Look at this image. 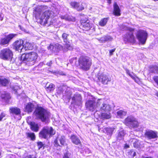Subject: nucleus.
<instances>
[{
	"label": "nucleus",
	"mask_w": 158,
	"mask_h": 158,
	"mask_svg": "<svg viewBox=\"0 0 158 158\" xmlns=\"http://www.w3.org/2000/svg\"><path fill=\"white\" fill-rule=\"evenodd\" d=\"M30 126L31 128L32 131L37 132L39 130V127L37 124L34 122H31Z\"/></svg>",
	"instance_id": "nucleus-29"
},
{
	"label": "nucleus",
	"mask_w": 158,
	"mask_h": 158,
	"mask_svg": "<svg viewBox=\"0 0 158 158\" xmlns=\"http://www.w3.org/2000/svg\"><path fill=\"white\" fill-rule=\"evenodd\" d=\"M55 131L51 127H45L43 128L39 133L40 138L47 139L55 134Z\"/></svg>",
	"instance_id": "nucleus-6"
},
{
	"label": "nucleus",
	"mask_w": 158,
	"mask_h": 158,
	"mask_svg": "<svg viewBox=\"0 0 158 158\" xmlns=\"http://www.w3.org/2000/svg\"><path fill=\"white\" fill-rule=\"evenodd\" d=\"M126 72H127V73L129 75V73H130V72H129V71L128 70V69H127L126 70Z\"/></svg>",
	"instance_id": "nucleus-57"
},
{
	"label": "nucleus",
	"mask_w": 158,
	"mask_h": 158,
	"mask_svg": "<svg viewBox=\"0 0 158 158\" xmlns=\"http://www.w3.org/2000/svg\"><path fill=\"white\" fill-rule=\"evenodd\" d=\"M147 33L144 30H139L137 33L136 36L138 40H146Z\"/></svg>",
	"instance_id": "nucleus-18"
},
{
	"label": "nucleus",
	"mask_w": 158,
	"mask_h": 158,
	"mask_svg": "<svg viewBox=\"0 0 158 158\" xmlns=\"http://www.w3.org/2000/svg\"><path fill=\"white\" fill-rule=\"evenodd\" d=\"M1 97L6 100H9L10 98V94L5 92L3 94H1Z\"/></svg>",
	"instance_id": "nucleus-32"
},
{
	"label": "nucleus",
	"mask_w": 158,
	"mask_h": 158,
	"mask_svg": "<svg viewBox=\"0 0 158 158\" xmlns=\"http://www.w3.org/2000/svg\"><path fill=\"white\" fill-rule=\"evenodd\" d=\"M79 65L81 69L85 71L89 70L92 64L91 60L88 56H81L78 59Z\"/></svg>",
	"instance_id": "nucleus-5"
},
{
	"label": "nucleus",
	"mask_w": 158,
	"mask_h": 158,
	"mask_svg": "<svg viewBox=\"0 0 158 158\" xmlns=\"http://www.w3.org/2000/svg\"><path fill=\"white\" fill-rule=\"evenodd\" d=\"M69 35L65 33H64L62 35V38L64 40H66Z\"/></svg>",
	"instance_id": "nucleus-44"
},
{
	"label": "nucleus",
	"mask_w": 158,
	"mask_h": 158,
	"mask_svg": "<svg viewBox=\"0 0 158 158\" xmlns=\"http://www.w3.org/2000/svg\"><path fill=\"white\" fill-rule=\"evenodd\" d=\"M98 79L100 81L104 84H107L108 81H110V79L109 78L108 76L103 73L99 75Z\"/></svg>",
	"instance_id": "nucleus-15"
},
{
	"label": "nucleus",
	"mask_w": 158,
	"mask_h": 158,
	"mask_svg": "<svg viewBox=\"0 0 158 158\" xmlns=\"http://www.w3.org/2000/svg\"><path fill=\"white\" fill-rule=\"evenodd\" d=\"M129 75L131 77L132 79L134 80L135 82H137L134 77L130 73H129Z\"/></svg>",
	"instance_id": "nucleus-52"
},
{
	"label": "nucleus",
	"mask_w": 158,
	"mask_h": 158,
	"mask_svg": "<svg viewBox=\"0 0 158 158\" xmlns=\"http://www.w3.org/2000/svg\"><path fill=\"white\" fill-rule=\"evenodd\" d=\"M10 40H1L0 44L2 45H4L5 46H6L8 45Z\"/></svg>",
	"instance_id": "nucleus-42"
},
{
	"label": "nucleus",
	"mask_w": 158,
	"mask_h": 158,
	"mask_svg": "<svg viewBox=\"0 0 158 158\" xmlns=\"http://www.w3.org/2000/svg\"><path fill=\"white\" fill-rule=\"evenodd\" d=\"M11 88L15 91V93H16L17 92V90H18V89H20L19 86H18L16 84L15 85H11L10 86Z\"/></svg>",
	"instance_id": "nucleus-39"
},
{
	"label": "nucleus",
	"mask_w": 158,
	"mask_h": 158,
	"mask_svg": "<svg viewBox=\"0 0 158 158\" xmlns=\"http://www.w3.org/2000/svg\"><path fill=\"white\" fill-rule=\"evenodd\" d=\"M6 115V114L4 112L2 113L0 115V121H1L2 118Z\"/></svg>",
	"instance_id": "nucleus-46"
},
{
	"label": "nucleus",
	"mask_w": 158,
	"mask_h": 158,
	"mask_svg": "<svg viewBox=\"0 0 158 158\" xmlns=\"http://www.w3.org/2000/svg\"><path fill=\"white\" fill-rule=\"evenodd\" d=\"M37 145L39 149H40L42 148V147L43 146V143L41 142H38L37 143Z\"/></svg>",
	"instance_id": "nucleus-47"
},
{
	"label": "nucleus",
	"mask_w": 158,
	"mask_h": 158,
	"mask_svg": "<svg viewBox=\"0 0 158 158\" xmlns=\"http://www.w3.org/2000/svg\"><path fill=\"white\" fill-rule=\"evenodd\" d=\"M38 57L37 53L34 52H31L22 55L20 57V60L29 65H33L36 62Z\"/></svg>",
	"instance_id": "nucleus-4"
},
{
	"label": "nucleus",
	"mask_w": 158,
	"mask_h": 158,
	"mask_svg": "<svg viewBox=\"0 0 158 158\" xmlns=\"http://www.w3.org/2000/svg\"><path fill=\"white\" fill-rule=\"evenodd\" d=\"M145 136L148 139H157L158 137V132L156 131L148 130L146 131Z\"/></svg>",
	"instance_id": "nucleus-12"
},
{
	"label": "nucleus",
	"mask_w": 158,
	"mask_h": 158,
	"mask_svg": "<svg viewBox=\"0 0 158 158\" xmlns=\"http://www.w3.org/2000/svg\"><path fill=\"white\" fill-rule=\"evenodd\" d=\"M117 115L120 118H123L127 114V112L122 110H120L117 112Z\"/></svg>",
	"instance_id": "nucleus-35"
},
{
	"label": "nucleus",
	"mask_w": 158,
	"mask_h": 158,
	"mask_svg": "<svg viewBox=\"0 0 158 158\" xmlns=\"http://www.w3.org/2000/svg\"><path fill=\"white\" fill-rule=\"evenodd\" d=\"M120 10L118 6L117 3H115L114 4V14L116 16H119L120 15Z\"/></svg>",
	"instance_id": "nucleus-21"
},
{
	"label": "nucleus",
	"mask_w": 158,
	"mask_h": 158,
	"mask_svg": "<svg viewBox=\"0 0 158 158\" xmlns=\"http://www.w3.org/2000/svg\"><path fill=\"white\" fill-rule=\"evenodd\" d=\"M52 61H50L49 62H48L47 64L48 66H51V65L52 64Z\"/></svg>",
	"instance_id": "nucleus-53"
},
{
	"label": "nucleus",
	"mask_w": 158,
	"mask_h": 158,
	"mask_svg": "<svg viewBox=\"0 0 158 158\" xmlns=\"http://www.w3.org/2000/svg\"><path fill=\"white\" fill-rule=\"evenodd\" d=\"M129 147V146L127 144H126L125 145V148H128Z\"/></svg>",
	"instance_id": "nucleus-54"
},
{
	"label": "nucleus",
	"mask_w": 158,
	"mask_h": 158,
	"mask_svg": "<svg viewBox=\"0 0 158 158\" xmlns=\"http://www.w3.org/2000/svg\"><path fill=\"white\" fill-rule=\"evenodd\" d=\"M14 48L19 52H23L26 50H31L33 48L32 44L27 40H17L13 44Z\"/></svg>",
	"instance_id": "nucleus-2"
},
{
	"label": "nucleus",
	"mask_w": 158,
	"mask_h": 158,
	"mask_svg": "<svg viewBox=\"0 0 158 158\" xmlns=\"http://www.w3.org/2000/svg\"><path fill=\"white\" fill-rule=\"evenodd\" d=\"M63 48L62 46L56 43L54 44H50V45L48 47V50H50L54 52H57L60 50H61Z\"/></svg>",
	"instance_id": "nucleus-16"
},
{
	"label": "nucleus",
	"mask_w": 158,
	"mask_h": 158,
	"mask_svg": "<svg viewBox=\"0 0 158 158\" xmlns=\"http://www.w3.org/2000/svg\"><path fill=\"white\" fill-rule=\"evenodd\" d=\"M34 114L37 118L45 123L48 122L51 115L48 111L41 106L36 108Z\"/></svg>",
	"instance_id": "nucleus-3"
},
{
	"label": "nucleus",
	"mask_w": 158,
	"mask_h": 158,
	"mask_svg": "<svg viewBox=\"0 0 158 158\" xmlns=\"http://www.w3.org/2000/svg\"><path fill=\"white\" fill-rule=\"evenodd\" d=\"M85 106L87 109L92 111H94L97 108L94 99L92 98L87 101L85 103Z\"/></svg>",
	"instance_id": "nucleus-11"
},
{
	"label": "nucleus",
	"mask_w": 158,
	"mask_h": 158,
	"mask_svg": "<svg viewBox=\"0 0 158 158\" xmlns=\"http://www.w3.org/2000/svg\"><path fill=\"white\" fill-rule=\"evenodd\" d=\"M146 40H138L139 45H143L145 44Z\"/></svg>",
	"instance_id": "nucleus-48"
},
{
	"label": "nucleus",
	"mask_w": 158,
	"mask_h": 158,
	"mask_svg": "<svg viewBox=\"0 0 158 158\" xmlns=\"http://www.w3.org/2000/svg\"><path fill=\"white\" fill-rule=\"evenodd\" d=\"M97 108L102 112H109L111 109L110 106L104 102L101 99L98 100L97 102Z\"/></svg>",
	"instance_id": "nucleus-7"
},
{
	"label": "nucleus",
	"mask_w": 158,
	"mask_h": 158,
	"mask_svg": "<svg viewBox=\"0 0 158 158\" xmlns=\"http://www.w3.org/2000/svg\"><path fill=\"white\" fill-rule=\"evenodd\" d=\"M150 71L152 73L158 74V65L152 66L150 69ZM153 79L158 85V76H154Z\"/></svg>",
	"instance_id": "nucleus-20"
},
{
	"label": "nucleus",
	"mask_w": 158,
	"mask_h": 158,
	"mask_svg": "<svg viewBox=\"0 0 158 158\" xmlns=\"http://www.w3.org/2000/svg\"><path fill=\"white\" fill-rule=\"evenodd\" d=\"M103 38L104 39V40H110L111 39H112L109 35L104 36Z\"/></svg>",
	"instance_id": "nucleus-49"
},
{
	"label": "nucleus",
	"mask_w": 158,
	"mask_h": 158,
	"mask_svg": "<svg viewBox=\"0 0 158 158\" xmlns=\"http://www.w3.org/2000/svg\"><path fill=\"white\" fill-rule=\"evenodd\" d=\"M60 18L62 19H64L68 21L74 22L75 20V19L74 17L67 15H62L60 16Z\"/></svg>",
	"instance_id": "nucleus-24"
},
{
	"label": "nucleus",
	"mask_w": 158,
	"mask_h": 158,
	"mask_svg": "<svg viewBox=\"0 0 158 158\" xmlns=\"http://www.w3.org/2000/svg\"><path fill=\"white\" fill-rule=\"evenodd\" d=\"M12 52L9 49L5 48L2 50L0 57L4 60H10L13 56Z\"/></svg>",
	"instance_id": "nucleus-9"
},
{
	"label": "nucleus",
	"mask_w": 158,
	"mask_h": 158,
	"mask_svg": "<svg viewBox=\"0 0 158 158\" xmlns=\"http://www.w3.org/2000/svg\"><path fill=\"white\" fill-rule=\"evenodd\" d=\"M27 137L31 139V140H34L35 139V134L33 133L30 132L26 133Z\"/></svg>",
	"instance_id": "nucleus-36"
},
{
	"label": "nucleus",
	"mask_w": 158,
	"mask_h": 158,
	"mask_svg": "<svg viewBox=\"0 0 158 158\" xmlns=\"http://www.w3.org/2000/svg\"><path fill=\"white\" fill-rule=\"evenodd\" d=\"M109 18H105L102 19L99 22V25L101 26H104L108 22Z\"/></svg>",
	"instance_id": "nucleus-31"
},
{
	"label": "nucleus",
	"mask_w": 158,
	"mask_h": 158,
	"mask_svg": "<svg viewBox=\"0 0 158 158\" xmlns=\"http://www.w3.org/2000/svg\"><path fill=\"white\" fill-rule=\"evenodd\" d=\"M10 110L11 113L14 114L16 115H19L21 113L20 109L17 107H12L10 108Z\"/></svg>",
	"instance_id": "nucleus-28"
},
{
	"label": "nucleus",
	"mask_w": 158,
	"mask_h": 158,
	"mask_svg": "<svg viewBox=\"0 0 158 158\" xmlns=\"http://www.w3.org/2000/svg\"><path fill=\"white\" fill-rule=\"evenodd\" d=\"M63 44L64 47L68 50H71L73 48V47L71 45L70 42L68 41V40H64Z\"/></svg>",
	"instance_id": "nucleus-30"
},
{
	"label": "nucleus",
	"mask_w": 158,
	"mask_h": 158,
	"mask_svg": "<svg viewBox=\"0 0 158 158\" xmlns=\"http://www.w3.org/2000/svg\"><path fill=\"white\" fill-rule=\"evenodd\" d=\"M70 154L68 152H67L64 154L63 158H70Z\"/></svg>",
	"instance_id": "nucleus-45"
},
{
	"label": "nucleus",
	"mask_w": 158,
	"mask_h": 158,
	"mask_svg": "<svg viewBox=\"0 0 158 158\" xmlns=\"http://www.w3.org/2000/svg\"><path fill=\"white\" fill-rule=\"evenodd\" d=\"M128 155L129 157H134L136 155L135 152L133 150H130L127 152Z\"/></svg>",
	"instance_id": "nucleus-37"
},
{
	"label": "nucleus",
	"mask_w": 158,
	"mask_h": 158,
	"mask_svg": "<svg viewBox=\"0 0 158 158\" xmlns=\"http://www.w3.org/2000/svg\"><path fill=\"white\" fill-rule=\"evenodd\" d=\"M156 95L158 97V92H157L156 93Z\"/></svg>",
	"instance_id": "nucleus-58"
},
{
	"label": "nucleus",
	"mask_w": 158,
	"mask_h": 158,
	"mask_svg": "<svg viewBox=\"0 0 158 158\" xmlns=\"http://www.w3.org/2000/svg\"><path fill=\"white\" fill-rule=\"evenodd\" d=\"M46 6H39L34 10V16L36 19H39V23L42 25H50L53 23L52 18L54 16V13L52 10L45 11L41 15V12L47 9Z\"/></svg>",
	"instance_id": "nucleus-1"
},
{
	"label": "nucleus",
	"mask_w": 158,
	"mask_h": 158,
	"mask_svg": "<svg viewBox=\"0 0 158 158\" xmlns=\"http://www.w3.org/2000/svg\"><path fill=\"white\" fill-rule=\"evenodd\" d=\"M130 141L133 142V146L135 148H137L139 146V142L138 140L133 139L132 140L131 139Z\"/></svg>",
	"instance_id": "nucleus-38"
},
{
	"label": "nucleus",
	"mask_w": 158,
	"mask_h": 158,
	"mask_svg": "<svg viewBox=\"0 0 158 158\" xmlns=\"http://www.w3.org/2000/svg\"><path fill=\"white\" fill-rule=\"evenodd\" d=\"M125 134V133L123 130L122 129L119 130L116 136L117 140H120L123 139Z\"/></svg>",
	"instance_id": "nucleus-23"
},
{
	"label": "nucleus",
	"mask_w": 158,
	"mask_h": 158,
	"mask_svg": "<svg viewBox=\"0 0 158 158\" xmlns=\"http://www.w3.org/2000/svg\"><path fill=\"white\" fill-rule=\"evenodd\" d=\"M1 151L0 150V156H1Z\"/></svg>",
	"instance_id": "nucleus-60"
},
{
	"label": "nucleus",
	"mask_w": 158,
	"mask_h": 158,
	"mask_svg": "<svg viewBox=\"0 0 158 158\" xmlns=\"http://www.w3.org/2000/svg\"><path fill=\"white\" fill-rule=\"evenodd\" d=\"M70 5L73 8L76 9L78 11H81L84 9L82 4L80 5L79 3L73 2L70 3Z\"/></svg>",
	"instance_id": "nucleus-19"
},
{
	"label": "nucleus",
	"mask_w": 158,
	"mask_h": 158,
	"mask_svg": "<svg viewBox=\"0 0 158 158\" xmlns=\"http://www.w3.org/2000/svg\"><path fill=\"white\" fill-rule=\"evenodd\" d=\"M107 113H102L101 114V117L102 119H108L111 117L110 114L108 112Z\"/></svg>",
	"instance_id": "nucleus-34"
},
{
	"label": "nucleus",
	"mask_w": 158,
	"mask_h": 158,
	"mask_svg": "<svg viewBox=\"0 0 158 158\" xmlns=\"http://www.w3.org/2000/svg\"><path fill=\"white\" fill-rule=\"evenodd\" d=\"M25 158H31V155H29L26 156Z\"/></svg>",
	"instance_id": "nucleus-55"
},
{
	"label": "nucleus",
	"mask_w": 158,
	"mask_h": 158,
	"mask_svg": "<svg viewBox=\"0 0 158 158\" xmlns=\"http://www.w3.org/2000/svg\"><path fill=\"white\" fill-rule=\"evenodd\" d=\"M17 35L16 34H11L7 35L6 37V40H11L14 37Z\"/></svg>",
	"instance_id": "nucleus-40"
},
{
	"label": "nucleus",
	"mask_w": 158,
	"mask_h": 158,
	"mask_svg": "<svg viewBox=\"0 0 158 158\" xmlns=\"http://www.w3.org/2000/svg\"><path fill=\"white\" fill-rule=\"evenodd\" d=\"M65 95H65L67 97V98H69L71 95V92L69 91L66 92V91H65Z\"/></svg>",
	"instance_id": "nucleus-43"
},
{
	"label": "nucleus",
	"mask_w": 158,
	"mask_h": 158,
	"mask_svg": "<svg viewBox=\"0 0 158 158\" xmlns=\"http://www.w3.org/2000/svg\"><path fill=\"white\" fill-rule=\"evenodd\" d=\"M124 123L126 125L131 127H136L138 125L136 119L132 116H129L126 118Z\"/></svg>",
	"instance_id": "nucleus-8"
},
{
	"label": "nucleus",
	"mask_w": 158,
	"mask_h": 158,
	"mask_svg": "<svg viewBox=\"0 0 158 158\" xmlns=\"http://www.w3.org/2000/svg\"><path fill=\"white\" fill-rule=\"evenodd\" d=\"M55 85L52 84L47 83L45 86L46 90L48 92L53 91L54 89Z\"/></svg>",
	"instance_id": "nucleus-27"
},
{
	"label": "nucleus",
	"mask_w": 158,
	"mask_h": 158,
	"mask_svg": "<svg viewBox=\"0 0 158 158\" xmlns=\"http://www.w3.org/2000/svg\"><path fill=\"white\" fill-rule=\"evenodd\" d=\"M72 100L73 102L77 105L80 106L82 104V98L81 95L79 94H75L72 98Z\"/></svg>",
	"instance_id": "nucleus-14"
},
{
	"label": "nucleus",
	"mask_w": 158,
	"mask_h": 158,
	"mask_svg": "<svg viewBox=\"0 0 158 158\" xmlns=\"http://www.w3.org/2000/svg\"><path fill=\"white\" fill-rule=\"evenodd\" d=\"M115 48L110 50L109 51L110 55V56L113 55V53L115 51Z\"/></svg>",
	"instance_id": "nucleus-50"
},
{
	"label": "nucleus",
	"mask_w": 158,
	"mask_h": 158,
	"mask_svg": "<svg viewBox=\"0 0 158 158\" xmlns=\"http://www.w3.org/2000/svg\"><path fill=\"white\" fill-rule=\"evenodd\" d=\"M125 44H133L135 43V40H124Z\"/></svg>",
	"instance_id": "nucleus-41"
},
{
	"label": "nucleus",
	"mask_w": 158,
	"mask_h": 158,
	"mask_svg": "<svg viewBox=\"0 0 158 158\" xmlns=\"http://www.w3.org/2000/svg\"><path fill=\"white\" fill-rule=\"evenodd\" d=\"M114 129L110 127H106L104 129V131L108 135H111L114 131Z\"/></svg>",
	"instance_id": "nucleus-33"
},
{
	"label": "nucleus",
	"mask_w": 158,
	"mask_h": 158,
	"mask_svg": "<svg viewBox=\"0 0 158 158\" xmlns=\"http://www.w3.org/2000/svg\"><path fill=\"white\" fill-rule=\"evenodd\" d=\"M123 30H127L129 31V32L127 33L125 36L126 40H133L134 36L133 34V32L134 30L131 28L126 27L123 28Z\"/></svg>",
	"instance_id": "nucleus-17"
},
{
	"label": "nucleus",
	"mask_w": 158,
	"mask_h": 158,
	"mask_svg": "<svg viewBox=\"0 0 158 158\" xmlns=\"http://www.w3.org/2000/svg\"><path fill=\"white\" fill-rule=\"evenodd\" d=\"M81 23L83 30H89L91 27L92 24H90V21L86 16H84V18L81 19Z\"/></svg>",
	"instance_id": "nucleus-10"
},
{
	"label": "nucleus",
	"mask_w": 158,
	"mask_h": 158,
	"mask_svg": "<svg viewBox=\"0 0 158 158\" xmlns=\"http://www.w3.org/2000/svg\"><path fill=\"white\" fill-rule=\"evenodd\" d=\"M70 139L72 142L76 145L81 144V143L79 139L76 135H73L71 136Z\"/></svg>",
	"instance_id": "nucleus-22"
},
{
	"label": "nucleus",
	"mask_w": 158,
	"mask_h": 158,
	"mask_svg": "<svg viewBox=\"0 0 158 158\" xmlns=\"http://www.w3.org/2000/svg\"><path fill=\"white\" fill-rule=\"evenodd\" d=\"M55 144L56 146L64 145L65 142V138L63 135H59L54 141Z\"/></svg>",
	"instance_id": "nucleus-13"
},
{
	"label": "nucleus",
	"mask_w": 158,
	"mask_h": 158,
	"mask_svg": "<svg viewBox=\"0 0 158 158\" xmlns=\"http://www.w3.org/2000/svg\"><path fill=\"white\" fill-rule=\"evenodd\" d=\"M59 73L60 75H64V74L62 72H59Z\"/></svg>",
	"instance_id": "nucleus-56"
},
{
	"label": "nucleus",
	"mask_w": 158,
	"mask_h": 158,
	"mask_svg": "<svg viewBox=\"0 0 158 158\" xmlns=\"http://www.w3.org/2000/svg\"><path fill=\"white\" fill-rule=\"evenodd\" d=\"M50 1V0H48L47 1H45V2H49Z\"/></svg>",
	"instance_id": "nucleus-61"
},
{
	"label": "nucleus",
	"mask_w": 158,
	"mask_h": 158,
	"mask_svg": "<svg viewBox=\"0 0 158 158\" xmlns=\"http://www.w3.org/2000/svg\"><path fill=\"white\" fill-rule=\"evenodd\" d=\"M19 27L21 30L22 31H24L26 33H27L28 32L27 30L25 29L23 27H21V26H19Z\"/></svg>",
	"instance_id": "nucleus-51"
},
{
	"label": "nucleus",
	"mask_w": 158,
	"mask_h": 158,
	"mask_svg": "<svg viewBox=\"0 0 158 158\" xmlns=\"http://www.w3.org/2000/svg\"><path fill=\"white\" fill-rule=\"evenodd\" d=\"M9 81L3 77H0V84L3 86H6L9 83Z\"/></svg>",
	"instance_id": "nucleus-26"
},
{
	"label": "nucleus",
	"mask_w": 158,
	"mask_h": 158,
	"mask_svg": "<svg viewBox=\"0 0 158 158\" xmlns=\"http://www.w3.org/2000/svg\"><path fill=\"white\" fill-rule=\"evenodd\" d=\"M108 3H111L110 0H108Z\"/></svg>",
	"instance_id": "nucleus-59"
},
{
	"label": "nucleus",
	"mask_w": 158,
	"mask_h": 158,
	"mask_svg": "<svg viewBox=\"0 0 158 158\" xmlns=\"http://www.w3.org/2000/svg\"><path fill=\"white\" fill-rule=\"evenodd\" d=\"M34 108V105L32 103L29 102L26 105L25 109L26 111L28 112H31L33 110Z\"/></svg>",
	"instance_id": "nucleus-25"
}]
</instances>
